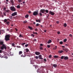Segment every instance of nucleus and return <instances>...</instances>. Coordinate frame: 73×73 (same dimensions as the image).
I'll return each mask as SVG.
<instances>
[{
    "label": "nucleus",
    "instance_id": "f257e3e1",
    "mask_svg": "<svg viewBox=\"0 0 73 73\" xmlns=\"http://www.w3.org/2000/svg\"><path fill=\"white\" fill-rule=\"evenodd\" d=\"M4 43L3 41H0V47L1 45L2 46H1V50H4V49L5 50L7 49V47Z\"/></svg>",
    "mask_w": 73,
    "mask_h": 73
},
{
    "label": "nucleus",
    "instance_id": "f03ea898",
    "mask_svg": "<svg viewBox=\"0 0 73 73\" xmlns=\"http://www.w3.org/2000/svg\"><path fill=\"white\" fill-rule=\"evenodd\" d=\"M10 35H6L5 36V40L6 41H9L10 39Z\"/></svg>",
    "mask_w": 73,
    "mask_h": 73
},
{
    "label": "nucleus",
    "instance_id": "7ed1b4c3",
    "mask_svg": "<svg viewBox=\"0 0 73 73\" xmlns=\"http://www.w3.org/2000/svg\"><path fill=\"white\" fill-rule=\"evenodd\" d=\"M39 15H40V16H42V13H44L45 12L44 9H41L39 11Z\"/></svg>",
    "mask_w": 73,
    "mask_h": 73
},
{
    "label": "nucleus",
    "instance_id": "20e7f679",
    "mask_svg": "<svg viewBox=\"0 0 73 73\" xmlns=\"http://www.w3.org/2000/svg\"><path fill=\"white\" fill-rule=\"evenodd\" d=\"M10 10L11 11L15 12L16 11L15 7L14 6H11L10 7Z\"/></svg>",
    "mask_w": 73,
    "mask_h": 73
},
{
    "label": "nucleus",
    "instance_id": "39448f33",
    "mask_svg": "<svg viewBox=\"0 0 73 73\" xmlns=\"http://www.w3.org/2000/svg\"><path fill=\"white\" fill-rule=\"evenodd\" d=\"M38 11H34L33 13V15L34 16H37L38 14Z\"/></svg>",
    "mask_w": 73,
    "mask_h": 73
},
{
    "label": "nucleus",
    "instance_id": "423d86ee",
    "mask_svg": "<svg viewBox=\"0 0 73 73\" xmlns=\"http://www.w3.org/2000/svg\"><path fill=\"white\" fill-rule=\"evenodd\" d=\"M17 12H14L12 14L11 16H15L17 15Z\"/></svg>",
    "mask_w": 73,
    "mask_h": 73
},
{
    "label": "nucleus",
    "instance_id": "0eeeda50",
    "mask_svg": "<svg viewBox=\"0 0 73 73\" xmlns=\"http://www.w3.org/2000/svg\"><path fill=\"white\" fill-rule=\"evenodd\" d=\"M49 14H50V15H52V16H53V15H54L55 14L54 13L51 11H49Z\"/></svg>",
    "mask_w": 73,
    "mask_h": 73
},
{
    "label": "nucleus",
    "instance_id": "6e6552de",
    "mask_svg": "<svg viewBox=\"0 0 73 73\" xmlns=\"http://www.w3.org/2000/svg\"><path fill=\"white\" fill-rule=\"evenodd\" d=\"M39 72L40 73H45V72L43 69H42L41 71H40Z\"/></svg>",
    "mask_w": 73,
    "mask_h": 73
},
{
    "label": "nucleus",
    "instance_id": "1a4fd4ad",
    "mask_svg": "<svg viewBox=\"0 0 73 73\" xmlns=\"http://www.w3.org/2000/svg\"><path fill=\"white\" fill-rule=\"evenodd\" d=\"M64 59L65 60H68V59H69V58H68V57L67 56H64Z\"/></svg>",
    "mask_w": 73,
    "mask_h": 73
},
{
    "label": "nucleus",
    "instance_id": "9d476101",
    "mask_svg": "<svg viewBox=\"0 0 73 73\" xmlns=\"http://www.w3.org/2000/svg\"><path fill=\"white\" fill-rule=\"evenodd\" d=\"M10 2L11 3L12 5H14V1H13V0H10Z\"/></svg>",
    "mask_w": 73,
    "mask_h": 73
},
{
    "label": "nucleus",
    "instance_id": "9b49d317",
    "mask_svg": "<svg viewBox=\"0 0 73 73\" xmlns=\"http://www.w3.org/2000/svg\"><path fill=\"white\" fill-rule=\"evenodd\" d=\"M26 56L25 55V54H23L22 55H21V57H25V56Z\"/></svg>",
    "mask_w": 73,
    "mask_h": 73
},
{
    "label": "nucleus",
    "instance_id": "f8f14e48",
    "mask_svg": "<svg viewBox=\"0 0 73 73\" xmlns=\"http://www.w3.org/2000/svg\"><path fill=\"white\" fill-rule=\"evenodd\" d=\"M35 54L36 55H39L40 53L39 52H35Z\"/></svg>",
    "mask_w": 73,
    "mask_h": 73
},
{
    "label": "nucleus",
    "instance_id": "ddd939ff",
    "mask_svg": "<svg viewBox=\"0 0 73 73\" xmlns=\"http://www.w3.org/2000/svg\"><path fill=\"white\" fill-rule=\"evenodd\" d=\"M23 53V52L22 51H19V55H21Z\"/></svg>",
    "mask_w": 73,
    "mask_h": 73
},
{
    "label": "nucleus",
    "instance_id": "4468645a",
    "mask_svg": "<svg viewBox=\"0 0 73 73\" xmlns=\"http://www.w3.org/2000/svg\"><path fill=\"white\" fill-rule=\"evenodd\" d=\"M54 58H58V56L55 55L54 56Z\"/></svg>",
    "mask_w": 73,
    "mask_h": 73
},
{
    "label": "nucleus",
    "instance_id": "2eb2a0df",
    "mask_svg": "<svg viewBox=\"0 0 73 73\" xmlns=\"http://www.w3.org/2000/svg\"><path fill=\"white\" fill-rule=\"evenodd\" d=\"M25 51H26V52H29V49L28 48H26V49H25Z\"/></svg>",
    "mask_w": 73,
    "mask_h": 73
},
{
    "label": "nucleus",
    "instance_id": "dca6fc26",
    "mask_svg": "<svg viewBox=\"0 0 73 73\" xmlns=\"http://www.w3.org/2000/svg\"><path fill=\"white\" fill-rule=\"evenodd\" d=\"M50 42H52V40H49L48 41V44H50Z\"/></svg>",
    "mask_w": 73,
    "mask_h": 73
},
{
    "label": "nucleus",
    "instance_id": "f3484780",
    "mask_svg": "<svg viewBox=\"0 0 73 73\" xmlns=\"http://www.w3.org/2000/svg\"><path fill=\"white\" fill-rule=\"evenodd\" d=\"M62 52H64L63 50H59L58 51V53H62Z\"/></svg>",
    "mask_w": 73,
    "mask_h": 73
},
{
    "label": "nucleus",
    "instance_id": "a211bd4d",
    "mask_svg": "<svg viewBox=\"0 0 73 73\" xmlns=\"http://www.w3.org/2000/svg\"><path fill=\"white\" fill-rule=\"evenodd\" d=\"M28 28L30 29V30H33V28H32L31 26H28Z\"/></svg>",
    "mask_w": 73,
    "mask_h": 73
},
{
    "label": "nucleus",
    "instance_id": "6ab92c4d",
    "mask_svg": "<svg viewBox=\"0 0 73 73\" xmlns=\"http://www.w3.org/2000/svg\"><path fill=\"white\" fill-rule=\"evenodd\" d=\"M33 61H34V60H32L31 61V64H34V62H33Z\"/></svg>",
    "mask_w": 73,
    "mask_h": 73
},
{
    "label": "nucleus",
    "instance_id": "aec40b11",
    "mask_svg": "<svg viewBox=\"0 0 73 73\" xmlns=\"http://www.w3.org/2000/svg\"><path fill=\"white\" fill-rule=\"evenodd\" d=\"M29 17V15L28 14H27L25 15V18H28Z\"/></svg>",
    "mask_w": 73,
    "mask_h": 73
},
{
    "label": "nucleus",
    "instance_id": "412c9836",
    "mask_svg": "<svg viewBox=\"0 0 73 73\" xmlns=\"http://www.w3.org/2000/svg\"><path fill=\"white\" fill-rule=\"evenodd\" d=\"M46 12V13H48L49 12V11L48 10H45V12Z\"/></svg>",
    "mask_w": 73,
    "mask_h": 73
},
{
    "label": "nucleus",
    "instance_id": "4be33fe9",
    "mask_svg": "<svg viewBox=\"0 0 73 73\" xmlns=\"http://www.w3.org/2000/svg\"><path fill=\"white\" fill-rule=\"evenodd\" d=\"M33 34H35V35H38V34L37 32H35L34 31L33 32Z\"/></svg>",
    "mask_w": 73,
    "mask_h": 73
},
{
    "label": "nucleus",
    "instance_id": "5701e85b",
    "mask_svg": "<svg viewBox=\"0 0 73 73\" xmlns=\"http://www.w3.org/2000/svg\"><path fill=\"white\" fill-rule=\"evenodd\" d=\"M53 66L54 67V68H56L57 67V64H54L53 65Z\"/></svg>",
    "mask_w": 73,
    "mask_h": 73
},
{
    "label": "nucleus",
    "instance_id": "b1692460",
    "mask_svg": "<svg viewBox=\"0 0 73 73\" xmlns=\"http://www.w3.org/2000/svg\"><path fill=\"white\" fill-rule=\"evenodd\" d=\"M3 54L5 56H7V52H3Z\"/></svg>",
    "mask_w": 73,
    "mask_h": 73
},
{
    "label": "nucleus",
    "instance_id": "393cba45",
    "mask_svg": "<svg viewBox=\"0 0 73 73\" xmlns=\"http://www.w3.org/2000/svg\"><path fill=\"white\" fill-rule=\"evenodd\" d=\"M15 44H14V43H12V46H13L15 47Z\"/></svg>",
    "mask_w": 73,
    "mask_h": 73
},
{
    "label": "nucleus",
    "instance_id": "a878e982",
    "mask_svg": "<svg viewBox=\"0 0 73 73\" xmlns=\"http://www.w3.org/2000/svg\"><path fill=\"white\" fill-rule=\"evenodd\" d=\"M7 19H5L4 20V22H5V23H6V22H7Z\"/></svg>",
    "mask_w": 73,
    "mask_h": 73
},
{
    "label": "nucleus",
    "instance_id": "bb28decb",
    "mask_svg": "<svg viewBox=\"0 0 73 73\" xmlns=\"http://www.w3.org/2000/svg\"><path fill=\"white\" fill-rule=\"evenodd\" d=\"M64 27H66V26H67V25L66 24V23H65L64 24Z\"/></svg>",
    "mask_w": 73,
    "mask_h": 73
},
{
    "label": "nucleus",
    "instance_id": "cd10ccee",
    "mask_svg": "<svg viewBox=\"0 0 73 73\" xmlns=\"http://www.w3.org/2000/svg\"><path fill=\"white\" fill-rule=\"evenodd\" d=\"M64 56H61L60 58L62 59H64Z\"/></svg>",
    "mask_w": 73,
    "mask_h": 73
},
{
    "label": "nucleus",
    "instance_id": "c85d7f7f",
    "mask_svg": "<svg viewBox=\"0 0 73 73\" xmlns=\"http://www.w3.org/2000/svg\"><path fill=\"white\" fill-rule=\"evenodd\" d=\"M17 7V8H20V5H18Z\"/></svg>",
    "mask_w": 73,
    "mask_h": 73
},
{
    "label": "nucleus",
    "instance_id": "c756f323",
    "mask_svg": "<svg viewBox=\"0 0 73 73\" xmlns=\"http://www.w3.org/2000/svg\"><path fill=\"white\" fill-rule=\"evenodd\" d=\"M6 12H7V13H9L10 12V11L9 10H7L6 11Z\"/></svg>",
    "mask_w": 73,
    "mask_h": 73
},
{
    "label": "nucleus",
    "instance_id": "7c9ffc66",
    "mask_svg": "<svg viewBox=\"0 0 73 73\" xmlns=\"http://www.w3.org/2000/svg\"><path fill=\"white\" fill-rule=\"evenodd\" d=\"M49 16V14H47V15H46V18L48 19V17Z\"/></svg>",
    "mask_w": 73,
    "mask_h": 73
},
{
    "label": "nucleus",
    "instance_id": "2f4dec72",
    "mask_svg": "<svg viewBox=\"0 0 73 73\" xmlns=\"http://www.w3.org/2000/svg\"><path fill=\"white\" fill-rule=\"evenodd\" d=\"M55 46V48H53L54 50H56L57 49V46Z\"/></svg>",
    "mask_w": 73,
    "mask_h": 73
},
{
    "label": "nucleus",
    "instance_id": "473e14b6",
    "mask_svg": "<svg viewBox=\"0 0 73 73\" xmlns=\"http://www.w3.org/2000/svg\"><path fill=\"white\" fill-rule=\"evenodd\" d=\"M6 23L8 25H9V22L7 21V22Z\"/></svg>",
    "mask_w": 73,
    "mask_h": 73
},
{
    "label": "nucleus",
    "instance_id": "72a5a7b5",
    "mask_svg": "<svg viewBox=\"0 0 73 73\" xmlns=\"http://www.w3.org/2000/svg\"><path fill=\"white\" fill-rule=\"evenodd\" d=\"M65 51H66V52H67L68 51V50H69L68 49L66 48L65 49Z\"/></svg>",
    "mask_w": 73,
    "mask_h": 73
},
{
    "label": "nucleus",
    "instance_id": "f704fd0d",
    "mask_svg": "<svg viewBox=\"0 0 73 73\" xmlns=\"http://www.w3.org/2000/svg\"><path fill=\"white\" fill-rule=\"evenodd\" d=\"M31 36H33V37H35V35L34 34H31Z\"/></svg>",
    "mask_w": 73,
    "mask_h": 73
},
{
    "label": "nucleus",
    "instance_id": "c9c22d12",
    "mask_svg": "<svg viewBox=\"0 0 73 73\" xmlns=\"http://www.w3.org/2000/svg\"><path fill=\"white\" fill-rule=\"evenodd\" d=\"M28 45H29V44H27L25 45V47H27V46H28Z\"/></svg>",
    "mask_w": 73,
    "mask_h": 73
},
{
    "label": "nucleus",
    "instance_id": "e433bc0d",
    "mask_svg": "<svg viewBox=\"0 0 73 73\" xmlns=\"http://www.w3.org/2000/svg\"><path fill=\"white\" fill-rule=\"evenodd\" d=\"M18 1L19 2V3H20L21 2H22V1H21V0H18Z\"/></svg>",
    "mask_w": 73,
    "mask_h": 73
},
{
    "label": "nucleus",
    "instance_id": "4c0bfd02",
    "mask_svg": "<svg viewBox=\"0 0 73 73\" xmlns=\"http://www.w3.org/2000/svg\"><path fill=\"white\" fill-rule=\"evenodd\" d=\"M67 40V39H65L64 40V41L65 42H66V41Z\"/></svg>",
    "mask_w": 73,
    "mask_h": 73
},
{
    "label": "nucleus",
    "instance_id": "58836bf2",
    "mask_svg": "<svg viewBox=\"0 0 73 73\" xmlns=\"http://www.w3.org/2000/svg\"><path fill=\"white\" fill-rule=\"evenodd\" d=\"M49 57L50 58L52 57V55H50L49 56Z\"/></svg>",
    "mask_w": 73,
    "mask_h": 73
},
{
    "label": "nucleus",
    "instance_id": "ea45409f",
    "mask_svg": "<svg viewBox=\"0 0 73 73\" xmlns=\"http://www.w3.org/2000/svg\"><path fill=\"white\" fill-rule=\"evenodd\" d=\"M60 43L61 45L62 44H63V42H62V41H60Z\"/></svg>",
    "mask_w": 73,
    "mask_h": 73
},
{
    "label": "nucleus",
    "instance_id": "a19ab883",
    "mask_svg": "<svg viewBox=\"0 0 73 73\" xmlns=\"http://www.w3.org/2000/svg\"><path fill=\"white\" fill-rule=\"evenodd\" d=\"M39 24L37 23L36 24V27H37L38 26H39Z\"/></svg>",
    "mask_w": 73,
    "mask_h": 73
},
{
    "label": "nucleus",
    "instance_id": "79ce46f5",
    "mask_svg": "<svg viewBox=\"0 0 73 73\" xmlns=\"http://www.w3.org/2000/svg\"><path fill=\"white\" fill-rule=\"evenodd\" d=\"M39 59H40V60H42L43 59V58H42V57H40V58H39Z\"/></svg>",
    "mask_w": 73,
    "mask_h": 73
},
{
    "label": "nucleus",
    "instance_id": "37998d69",
    "mask_svg": "<svg viewBox=\"0 0 73 73\" xmlns=\"http://www.w3.org/2000/svg\"><path fill=\"white\" fill-rule=\"evenodd\" d=\"M43 48L41 47H40V50H42Z\"/></svg>",
    "mask_w": 73,
    "mask_h": 73
},
{
    "label": "nucleus",
    "instance_id": "c03bdc74",
    "mask_svg": "<svg viewBox=\"0 0 73 73\" xmlns=\"http://www.w3.org/2000/svg\"><path fill=\"white\" fill-rule=\"evenodd\" d=\"M25 43H22L21 44V45L23 46V45H25Z\"/></svg>",
    "mask_w": 73,
    "mask_h": 73
},
{
    "label": "nucleus",
    "instance_id": "a18cd8bd",
    "mask_svg": "<svg viewBox=\"0 0 73 73\" xmlns=\"http://www.w3.org/2000/svg\"><path fill=\"white\" fill-rule=\"evenodd\" d=\"M3 14L4 15H5V16H7V15H6V13L5 12L3 13Z\"/></svg>",
    "mask_w": 73,
    "mask_h": 73
},
{
    "label": "nucleus",
    "instance_id": "49530a36",
    "mask_svg": "<svg viewBox=\"0 0 73 73\" xmlns=\"http://www.w3.org/2000/svg\"><path fill=\"white\" fill-rule=\"evenodd\" d=\"M47 46L48 48H50V46L49 45H48Z\"/></svg>",
    "mask_w": 73,
    "mask_h": 73
},
{
    "label": "nucleus",
    "instance_id": "de8ad7c7",
    "mask_svg": "<svg viewBox=\"0 0 73 73\" xmlns=\"http://www.w3.org/2000/svg\"><path fill=\"white\" fill-rule=\"evenodd\" d=\"M35 58L36 59H38V56H36L35 57Z\"/></svg>",
    "mask_w": 73,
    "mask_h": 73
},
{
    "label": "nucleus",
    "instance_id": "09e8293b",
    "mask_svg": "<svg viewBox=\"0 0 73 73\" xmlns=\"http://www.w3.org/2000/svg\"><path fill=\"white\" fill-rule=\"evenodd\" d=\"M38 56L39 58H40V57H42V55H39Z\"/></svg>",
    "mask_w": 73,
    "mask_h": 73
},
{
    "label": "nucleus",
    "instance_id": "8fccbe9b",
    "mask_svg": "<svg viewBox=\"0 0 73 73\" xmlns=\"http://www.w3.org/2000/svg\"><path fill=\"white\" fill-rule=\"evenodd\" d=\"M19 37H23L22 35H21L20 34V35H19Z\"/></svg>",
    "mask_w": 73,
    "mask_h": 73
},
{
    "label": "nucleus",
    "instance_id": "3c124183",
    "mask_svg": "<svg viewBox=\"0 0 73 73\" xmlns=\"http://www.w3.org/2000/svg\"><path fill=\"white\" fill-rule=\"evenodd\" d=\"M34 41H35V42H37V40H36V39H35L33 40Z\"/></svg>",
    "mask_w": 73,
    "mask_h": 73
},
{
    "label": "nucleus",
    "instance_id": "603ef678",
    "mask_svg": "<svg viewBox=\"0 0 73 73\" xmlns=\"http://www.w3.org/2000/svg\"><path fill=\"white\" fill-rule=\"evenodd\" d=\"M70 37H72V34H70L69 35V36Z\"/></svg>",
    "mask_w": 73,
    "mask_h": 73
},
{
    "label": "nucleus",
    "instance_id": "864d4df0",
    "mask_svg": "<svg viewBox=\"0 0 73 73\" xmlns=\"http://www.w3.org/2000/svg\"><path fill=\"white\" fill-rule=\"evenodd\" d=\"M9 18L10 19H12V17H9Z\"/></svg>",
    "mask_w": 73,
    "mask_h": 73
},
{
    "label": "nucleus",
    "instance_id": "5fc2aeb1",
    "mask_svg": "<svg viewBox=\"0 0 73 73\" xmlns=\"http://www.w3.org/2000/svg\"><path fill=\"white\" fill-rule=\"evenodd\" d=\"M27 21H24L23 23H27Z\"/></svg>",
    "mask_w": 73,
    "mask_h": 73
},
{
    "label": "nucleus",
    "instance_id": "6e6d98bb",
    "mask_svg": "<svg viewBox=\"0 0 73 73\" xmlns=\"http://www.w3.org/2000/svg\"><path fill=\"white\" fill-rule=\"evenodd\" d=\"M40 20L38 19V23H41V22H40Z\"/></svg>",
    "mask_w": 73,
    "mask_h": 73
},
{
    "label": "nucleus",
    "instance_id": "4d7b16f0",
    "mask_svg": "<svg viewBox=\"0 0 73 73\" xmlns=\"http://www.w3.org/2000/svg\"><path fill=\"white\" fill-rule=\"evenodd\" d=\"M44 61L46 62V60L45 58H44Z\"/></svg>",
    "mask_w": 73,
    "mask_h": 73
},
{
    "label": "nucleus",
    "instance_id": "13d9d810",
    "mask_svg": "<svg viewBox=\"0 0 73 73\" xmlns=\"http://www.w3.org/2000/svg\"><path fill=\"white\" fill-rule=\"evenodd\" d=\"M2 53V50H0V53Z\"/></svg>",
    "mask_w": 73,
    "mask_h": 73
},
{
    "label": "nucleus",
    "instance_id": "bf43d9fd",
    "mask_svg": "<svg viewBox=\"0 0 73 73\" xmlns=\"http://www.w3.org/2000/svg\"><path fill=\"white\" fill-rule=\"evenodd\" d=\"M10 31L11 32H12V29H11L10 30Z\"/></svg>",
    "mask_w": 73,
    "mask_h": 73
},
{
    "label": "nucleus",
    "instance_id": "052dcab7",
    "mask_svg": "<svg viewBox=\"0 0 73 73\" xmlns=\"http://www.w3.org/2000/svg\"><path fill=\"white\" fill-rule=\"evenodd\" d=\"M56 23L57 24H58L59 23V21H57Z\"/></svg>",
    "mask_w": 73,
    "mask_h": 73
},
{
    "label": "nucleus",
    "instance_id": "680f3d73",
    "mask_svg": "<svg viewBox=\"0 0 73 73\" xmlns=\"http://www.w3.org/2000/svg\"><path fill=\"white\" fill-rule=\"evenodd\" d=\"M57 33L59 35V34H60V32H58Z\"/></svg>",
    "mask_w": 73,
    "mask_h": 73
},
{
    "label": "nucleus",
    "instance_id": "e2e57ef3",
    "mask_svg": "<svg viewBox=\"0 0 73 73\" xmlns=\"http://www.w3.org/2000/svg\"><path fill=\"white\" fill-rule=\"evenodd\" d=\"M28 12L29 13V14H30V13H31V11H28Z\"/></svg>",
    "mask_w": 73,
    "mask_h": 73
},
{
    "label": "nucleus",
    "instance_id": "0e129e2a",
    "mask_svg": "<svg viewBox=\"0 0 73 73\" xmlns=\"http://www.w3.org/2000/svg\"><path fill=\"white\" fill-rule=\"evenodd\" d=\"M40 46H43V44H40Z\"/></svg>",
    "mask_w": 73,
    "mask_h": 73
},
{
    "label": "nucleus",
    "instance_id": "69168bd1",
    "mask_svg": "<svg viewBox=\"0 0 73 73\" xmlns=\"http://www.w3.org/2000/svg\"><path fill=\"white\" fill-rule=\"evenodd\" d=\"M9 31V29H7V31Z\"/></svg>",
    "mask_w": 73,
    "mask_h": 73
},
{
    "label": "nucleus",
    "instance_id": "338daca9",
    "mask_svg": "<svg viewBox=\"0 0 73 73\" xmlns=\"http://www.w3.org/2000/svg\"><path fill=\"white\" fill-rule=\"evenodd\" d=\"M15 29L16 31H17V29L16 28H15Z\"/></svg>",
    "mask_w": 73,
    "mask_h": 73
},
{
    "label": "nucleus",
    "instance_id": "774afa93",
    "mask_svg": "<svg viewBox=\"0 0 73 73\" xmlns=\"http://www.w3.org/2000/svg\"><path fill=\"white\" fill-rule=\"evenodd\" d=\"M36 22H37H37H38V21L37 20H36Z\"/></svg>",
    "mask_w": 73,
    "mask_h": 73
}]
</instances>
